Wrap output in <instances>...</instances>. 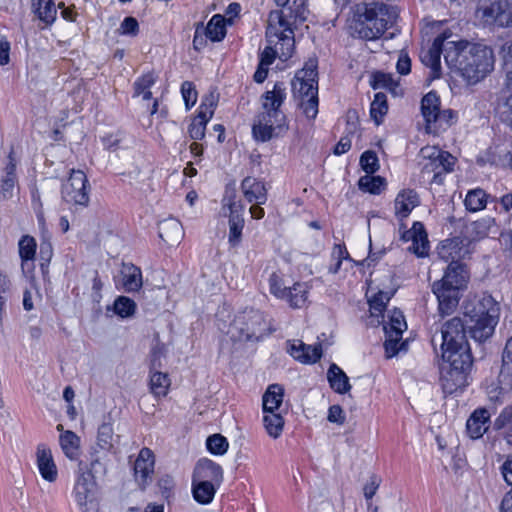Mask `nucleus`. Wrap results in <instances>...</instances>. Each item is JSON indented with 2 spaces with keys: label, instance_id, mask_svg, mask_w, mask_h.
Listing matches in <instances>:
<instances>
[{
  "label": "nucleus",
  "instance_id": "338daca9",
  "mask_svg": "<svg viewBox=\"0 0 512 512\" xmlns=\"http://www.w3.org/2000/svg\"><path fill=\"white\" fill-rule=\"evenodd\" d=\"M305 363H315L317 362L322 355V347L321 344L317 345H306L305 344Z\"/></svg>",
  "mask_w": 512,
  "mask_h": 512
},
{
  "label": "nucleus",
  "instance_id": "f8f14e48",
  "mask_svg": "<svg viewBox=\"0 0 512 512\" xmlns=\"http://www.w3.org/2000/svg\"><path fill=\"white\" fill-rule=\"evenodd\" d=\"M482 15L501 27H512V0H492L482 7Z\"/></svg>",
  "mask_w": 512,
  "mask_h": 512
},
{
  "label": "nucleus",
  "instance_id": "13d9d810",
  "mask_svg": "<svg viewBox=\"0 0 512 512\" xmlns=\"http://www.w3.org/2000/svg\"><path fill=\"white\" fill-rule=\"evenodd\" d=\"M224 207L228 206L230 214L229 216H235L242 217V211L244 209L243 205L240 201H236V191L234 189L232 190H226L225 196L223 198Z\"/></svg>",
  "mask_w": 512,
  "mask_h": 512
},
{
  "label": "nucleus",
  "instance_id": "bb28decb",
  "mask_svg": "<svg viewBox=\"0 0 512 512\" xmlns=\"http://www.w3.org/2000/svg\"><path fill=\"white\" fill-rule=\"evenodd\" d=\"M421 111L426 121V129L431 133L432 123L440 111V98L436 92L430 91L422 98Z\"/></svg>",
  "mask_w": 512,
  "mask_h": 512
},
{
  "label": "nucleus",
  "instance_id": "423d86ee",
  "mask_svg": "<svg viewBox=\"0 0 512 512\" xmlns=\"http://www.w3.org/2000/svg\"><path fill=\"white\" fill-rule=\"evenodd\" d=\"M440 383L444 393L453 394L468 385V376L473 366L471 353L442 352Z\"/></svg>",
  "mask_w": 512,
  "mask_h": 512
},
{
  "label": "nucleus",
  "instance_id": "4468645a",
  "mask_svg": "<svg viewBox=\"0 0 512 512\" xmlns=\"http://www.w3.org/2000/svg\"><path fill=\"white\" fill-rule=\"evenodd\" d=\"M155 457L151 449L142 448L134 463V475L139 486L144 489L151 481L154 472Z\"/></svg>",
  "mask_w": 512,
  "mask_h": 512
},
{
  "label": "nucleus",
  "instance_id": "4c0bfd02",
  "mask_svg": "<svg viewBox=\"0 0 512 512\" xmlns=\"http://www.w3.org/2000/svg\"><path fill=\"white\" fill-rule=\"evenodd\" d=\"M203 31L210 40L221 41L226 35L225 18L220 14L214 15Z\"/></svg>",
  "mask_w": 512,
  "mask_h": 512
},
{
  "label": "nucleus",
  "instance_id": "774afa93",
  "mask_svg": "<svg viewBox=\"0 0 512 512\" xmlns=\"http://www.w3.org/2000/svg\"><path fill=\"white\" fill-rule=\"evenodd\" d=\"M511 52H512V46L509 47V53H511ZM506 64L507 65L511 64V67L507 71V74H506L505 88H506L507 92L509 93V95L506 98L505 104L507 107H509V109L512 112V56H510V60L506 61Z\"/></svg>",
  "mask_w": 512,
  "mask_h": 512
},
{
  "label": "nucleus",
  "instance_id": "c03bdc74",
  "mask_svg": "<svg viewBox=\"0 0 512 512\" xmlns=\"http://www.w3.org/2000/svg\"><path fill=\"white\" fill-rule=\"evenodd\" d=\"M97 445L104 451H110L114 447V430L110 422H104L99 426Z\"/></svg>",
  "mask_w": 512,
  "mask_h": 512
},
{
  "label": "nucleus",
  "instance_id": "864d4df0",
  "mask_svg": "<svg viewBox=\"0 0 512 512\" xmlns=\"http://www.w3.org/2000/svg\"><path fill=\"white\" fill-rule=\"evenodd\" d=\"M207 449L216 455H223L226 453L229 444L227 439L221 434H213L206 440Z\"/></svg>",
  "mask_w": 512,
  "mask_h": 512
},
{
  "label": "nucleus",
  "instance_id": "69168bd1",
  "mask_svg": "<svg viewBox=\"0 0 512 512\" xmlns=\"http://www.w3.org/2000/svg\"><path fill=\"white\" fill-rule=\"evenodd\" d=\"M384 326H388V329H403L406 330L407 325L404 319V315L399 310H394L392 315L390 316V320L388 323H385Z\"/></svg>",
  "mask_w": 512,
  "mask_h": 512
},
{
  "label": "nucleus",
  "instance_id": "ea45409f",
  "mask_svg": "<svg viewBox=\"0 0 512 512\" xmlns=\"http://www.w3.org/2000/svg\"><path fill=\"white\" fill-rule=\"evenodd\" d=\"M263 424L269 436L278 438L284 427V419L280 413L264 412Z\"/></svg>",
  "mask_w": 512,
  "mask_h": 512
},
{
  "label": "nucleus",
  "instance_id": "9d476101",
  "mask_svg": "<svg viewBox=\"0 0 512 512\" xmlns=\"http://www.w3.org/2000/svg\"><path fill=\"white\" fill-rule=\"evenodd\" d=\"M88 188V179L84 172L72 170L68 181L62 187V197L67 203L86 207L89 203Z\"/></svg>",
  "mask_w": 512,
  "mask_h": 512
},
{
  "label": "nucleus",
  "instance_id": "37998d69",
  "mask_svg": "<svg viewBox=\"0 0 512 512\" xmlns=\"http://www.w3.org/2000/svg\"><path fill=\"white\" fill-rule=\"evenodd\" d=\"M488 195L483 189H474L467 193L464 200L466 209L471 212L482 210L486 207Z\"/></svg>",
  "mask_w": 512,
  "mask_h": 512
},
{
  "label": "nucleus",
  "instance_id": "0e129e2a",
  "mask_svg": "<svg viewBox=\"0 0 512 512\" xmlns=\"http://www.w3.org/2000/svg\"><path fill=\"white\" fill-rule=\"evenodd\" d=\"M382 482L381 477L373 474L370 476L369 481L365 484L363 491L364 497L366 500H371L373 496L376 494L380 484Z\"/></svg>",
  "mask_w": 512,
  "mask_h": 512
},
{
  "label": "nucleus",
  "instance_id": "c85d7f7f",
  "mask_svg": "<svg viewBox=\"0 0 512 512\" xmlns=\"http://www.w3.org/2000/svg\"><path fill=\"white\" fill-rule=\"evenodd\" d=\"M36 240L30 235H24L18 242L19 256L21 258V268L25 272L30 271L33 266V260L36 254Z\"/></svg>",
  "mask_w": 512,
  "mask_h": 512
},
{
  "label": "nucleus",
  "instance_id": "de8ad7c7",
  "mask_svg": "<svg viewBox=\"0 0 512 512\" xmlns=\"http://www.w3.org/2000/svg\"><path fill=\"white\" fill-rule=\"evenodd\" d=\"M494 225V219L487 217L472 222L468 227V232L473 239H481L489 234Z\"/></svg>",
  "mask_w": 512,
  "mask_h": 512
},
{
  "label": "nucleus",
  "instance_id": "f704fd0d",
  "mask_svg": "<svg viewBox=\"0 0 512 512\" xmlns=\"http://www.w3.org/2000/svg\"><path fill=\"white\" fill-rule=\"evenodd\" d=\"M284 388L279 384H272L263 395V412H275L282 404Z\"/></svg>",
  "mask_w": 512,
  "mask_h": 512
},
{
  "label": "nucleus",
  "instance_id": "dca6fc26",
  "mask_svg": "<svg viewBox=\"0 0 512 512\" xmlns=\"http://www.w3.org/2000/svg\"><path fill=\"white\" fill-rule=\"evenodd\" d=\"M213 107V100L209 101V103H201L198 114L188 127V134L191 139L201 140L204 138L206 125L214 113Z\"/></svg>",
  "mask_w": 512,
  "mask_h": 512
},
{
  "label": "nucleus",
  "instance_id": "6e6d98bb",
  "mask_svg": "<svg viewBox=\"0 0 512 512\" xmlns=\"http://www.w3.org/2000/svg\"><path fill=\"white\" fill-rule=\"evenodd\" d=\"M360 166L367 174H373L379 169V161L376 153L367 150L360 157Z\"/></svg>",
  "mask_w": 512,
  "mask_h": 512
},
{
  "label": "nucleus",
  "instance_id": "f03ea898",
  "mask_svg": "<svg viewBox=\"0 0 512 512\" xmlns=\"http://www.w3.org/2000/svg\"><path fill=\"white\" fill-rule=\"evenodd\" d=\"M444 59L470 85L479 83L494 70L493 50L480 43L465 40L448 42Z\"/></svg>",
  "mask_w": 512,
  "mask_h": 512
},
{
  "label": "nucleus",
  "instance_id": "bf43d9fd",
  "mask_svg": "<svg viewBox=\"0 0 512 512\" xmlns=\"http://www.w3.org/2000/svg\"><path fill=\"white\" fill-rule=\"evenodd\" d=\"M181 93L187 109H190L197 101V91L192 82L185 81L181 85Z\"/></svg>",
  "mask_w": 512,
  "mask_h": 512
},
{
  "label": "nucleus",
  "instance_id": "a19ab883",
  "mask_svg": "<svg viewBox=\"0 0 512 512\" xmlns=\"http://www.w3.org/2000/svg\"><path fill=\"white\" fill-rule=\"evenodd\" d=\"M292 308H301L307 300V287L302 283H295L293 287L287 288L286 297Z\"/></svg>",
  "mask_w": 512,
  "mask_h": 512
},
{
  "label": "nucleus",
  "instance_id": "09e8293b",
  "mask_svg": "<svg viewBox=\"0 0 512 512\" xmlns=\"http://www.w3.org/2000/svg\"><path fill=\"white\" fill-rule=\"evenodd\" d=\"M385 179L381 176H370V174L362 176L358 181V186L362 191L372 194H379L385 186Z\"/></svg>",
  "mask_w": 512,
  "mask_h": 512
},
{
  "label": "nucleus",
  "instance_id": "7ed1b4c3",
  "mask_svg": "<svg viewBox=\"0 0 512 512\" xmlns=\"http://www.w3.org/2000/svg\"><path fill=\"white\" fill-rule=\"evenodd\" d=\"M286 88L283 82H276L271 91L262 95L263 112L260 113L252 126L256 141L267 142L274 137L282 136L288 130L285 114L280 110L285 98Z\"/></svg>",
  "mask_w": 512,
  "mask_h": 512
},
{
  "label": "nucleus",
  "instance_id": "5701e85b",
  "mask_svg": "<svg viewBox=\"0 0 512 512\" xmlns=\"http://www.w3.org/2000/svg\"><path fill=\"white\" fill-rule=\"evenodd\" d=\"M159 237L168 245L178 243L184 236L182 224L175 218H169L159 223Z\"/></svg>",
  "mask_w": 512,
  "mask_h": 512
},
{
  "label": "nucleus",
  "instance_id": "f3484780",
  "mask_svg": "<svg viewBox=\"0 0 512 512\" xmlns=\"http://www.w3.org/2000/svg\"><path fill=\"white\" fill-rule=\"evenodd\" d=\"M512 387V337L508 338L501 355V367L496 389L507 391Z\"/></svg>",
  "mask_w": 512,
  "mask_h": 512
},
{
  "label": "nucleus",
  "instance_id": "a211bd4d",
  "mask_svg": "<svg viewBox=\"0 0 512 512\" xmlns=\"http://www.w3.org/2000/svg\"><path fill=\"white\" fill-rule=\"evenodd\" d=\"M447 39V35L445 33H442L438 35L431 47L421 56V60L424 65L427 67H430L434 76L439 77L440 71H441V54L444 51V42Z\"/></svg>",
  "mask_w": 512,
  "mask_h": 512
},
{
  "label": "nucleus",
  "instance_id": "58836bf2",
  "mask_svg": "<svg viewBox=\"0 0 512 512\" xmlns=\"http://www.w3.org/2000/svg\"><path fill=\"white\" fill-rule=\"evenodd\" d=\"M60 445L64 454L71 460H74L79 455V437L72 431H65L60 435Z\"/></svg>",
  "mask_w": 512,
  "mask_h": 512
},
{
  "label": "nucleus",
  "instance_id": "8fccbe9b",
  "mask_svg": "<svg viewBox=\"0 0 512 512\" xmlns=\"http://www.w3.org/2000/svg\"><path fill=\"white\" fill-rule=\"evenodd\" d=\"M391 299V294L383 291H379L377 294H375L371 300H369V307H370V313L371 316L379 317L383 316V312L386 308L387 303Z\"/></svg>",
  "mask_w": 512,
  "mask_h": 512
},
{
  "label": "nucleus",
  "instance_id": "680f3d73",
  "mask_svg": "<svg viewBox=\"0 0 512 512\" xmlns=\"http://www.w3.org/2000/svg\"><path fill=\"white\" fill-rule=\"evenodd\" d=\"M155 83V77L152 73H147L134 82V96H139L145 90H149Z\"/></svg>",
  "mask_w": 512,
  "mask_h": 512
},
{
  "label": "nucleus",
  "instance_id": "412c9836",
  "mask_svg": "<svg viewBox=\"0 0 512 512\" xmlns=\"http://www.w3.org/2000/svg\"><path fill=\"white\" fill-rule=\"evenodd\" d=\"M241 189L246 200L250 203L264 204L267 201V189L262 181L251 176L245 177L241 182Z\"/></svg>",
  "mask_w": 512,
  "mask_h": 512
},
{
  "label": "nucleus",
  "instance_id": "a878e982",
  "mask_svg": "<svg viewBox=\"0 0 512 512\" xmlns=\"http://www.w3.org/2000/svg\"><path fill=\"white\" fill-rule=\"evenodd\" d=\"M37 465L41 476L49 481L54 482L57 479V468L53 461L51 451L44 447L37 449Z\"/></svg>",
  "mask_w": 512,
  "mask_h": 512
},
{
  "label": "nucleus",
  "instance_id": "5fc2aeb1",
  "mask_svg": "<svg viewBox=\"0 0 512 512\" xmlns=\"http://www.w3.org/2000/svg\"><path fill=\"white\" fill-rule=\"evenodd\" d=\"M456 118L455 112L451 109L440 110L432 123V131L436 133L439 129H446L451 126Z\"/></svg>",
  "mask_w": 512,
  "mask_h": 512
},
{
  "label": "nucleus",
  "instance_id": "3c124183",
  "mask_svg": "<svg viewBox=\"0 0 512 512\" xmlns=\"http://www.w3.org/2000/svg\"><path fill=\"white\" fill-rule=\"evenodd\" d=\"M135 309V302L128 297L119 296L114 302V312L122 318L132 316Z\"/></svg>",
  "mask_w": 512,
  "mask_h": 512
},
{
  "label": "nucleus",
  "instance_id": "79ce46f5",
  "mask_svg": "<svg viewBox=\"0 0 512 512\" xmlns=\"http://www.w3.org/2000/svg\"><path fill=\"white\" fill-rule=\"evenodd\" d=\"M370 83L373 89L383 88L389 90L393 95L398 94L399 83L389 73L375 72Z\"/></svg>",
  "mask_w": 512,
  "mask_h": 512
},
{
  "label": "nucleus",
  "instance_id": "603ef678",
  "mask_svg": "<svg viewBox=\"0 0 512 512\" xmlns=\"http://www.w3.org/2000/svg\"><path fill=\"white\" fill-rule=\"evenodd\" d=\"M244 227L243 217L229 216V242L232 246L239 244Z\"/></svg>",
  "mask_w": 512,
  "mask_h": 512
},
{
  "label": "nucleus",
  "instance_id": "2f4dec72",
  "mask_svg": "<svg viewBox=\"0 0 512 512\" xmlns=\"http://www.w3.org/2000/svg\"><path fill=\"white\" fill-rule=\"evenodd\" d=\"M32 10L46 26L56 20L57 9L53 0H32Z\"/></svg>",
  "mask_w": 512,
  "mask_h": 512
},
{
  "label": "nucleus",
  "instance_id": "aec40b11",
  "mask_svg": "<svg viewBox=\"0 0 512 512\" xmlns=\"http://www.w3.org/2000/svg\"><path fill=\"white\" fill-rule=\"evenodd\" d=\"M468 332L476 342L484 343L490 339L499 321L481 320L479 318H468Z\"/></svg>",
  "mask_w": 512,
  "mask_h": 512
},
{
  "label": "nucleus",
  "instance_id": "052dcab7",
  "mask_svg": "<svg viewBox=\"0 0 512 512\" xmlns=\"http://www.w3.org/2000/svg\"><path fill=\"white\" fill-rule=\"evenodd\" d=\"M269 286L271 294L277 298L284 299L286 297L287 288L284 286L283 281L278 274H271L269 278Z\"/></svg>",
  "mask_w": 512,
  "mask_h": 512
},
{
  "label": "nucleus",
  "instance_id": "0eeeda50",
  "mask_svg": "<svg viewBox=\"0 0 512 512\" xmlns=\"http://www.w3.org/2000/svg\"><path fill=\"white\" fill-rule=\"evenodd\" d=\"M420 157L423 159L422 172L433 174L434 183H442L443 175L453 171L456 158L449 152L443 151L436 146H426L420 150Z\"/></svg>",
  "mask_w": 512,
  "mask_h": 512
},
{
  "label": "nucleus",
  "instance_id": "ddd939ff",
  "mask_svg": "<svg viewBox=\"0 0 512 512\" xmlns=\"http://www.w3.org/2000/svg\"><path fill=\"white\" fill-rule=\"evenodd\" d=\"M401 239L405 242H412L409 250L415 253L418 257H425L428 255L429 241L423 223L418 221L414 222L411 229L405 230L402 233Z\"/></svg>",
  "mask_w": 512,
  "mask_h": 512
},
{
  "label": "nucleus",
  "instance_id": "e433bc0d",
  "mask_svg": "<svg viewBox=\"0 0 512 512\" xmlns=\"http://www.w3.org/2000/svg\"><path fill=\"white\" fill-rule=\"evenodd\" d=\"M192 492L194 499L200 504L210 503L216 493L215 484L209 482L194 481L192 479Z\"/></svg>",
  "mask_w": 512,
  "mask_h": 512
},
{
  "label": "nucleus",
  "instance_id": "6e6552de",
  "mask_svg": "<svg viewBox=\"0 0 512 512\" xmlns=\"http://www.w3.org/2000/svg\"><path fill=\"white\" fill-rule=\"evenodd\" d=\"M234 325L239 330L241 337L246 341H259L274 331L270 322L266 320L265 315L254 309L244 311L237 317Z\"/></svg>",
  "mask_w": 512,
  "mask_h": 512
},
{
  "label": "nucleus",
  "instance_id": "1a4fd4ad",
  "mask_svg": "<svg viewBox=\"0 0 512 512\" xmlns=\"http://www.w3.org/2000/svg\"><path fill=\"white\" fill-rule=\"evenodd\" d=\"M442 352L471 353L466 337V325L460 317L447 320L441 327Z\"/></svg>",
  "mask_w": 512,
  "mask_h": 512
},
{
  "label": "nucleus",
  "instance_id": "4d7b16f0",
  "mask_svg": "<svg viewBox=\"0 0 512 512\" xmlns=\"http://www.w3.org/2000/svg\"><path fill=\"white\" fill-rule=\"evenodd\" d=\"M277 44L280 45V57L281 58H289L292 56L293 48H294V31L293 29H289L287 33H283V36L277 41Z\"/></svg>",
  "mask_w": 512,
  "mask_h": 512
},
{
  "label": "nucleus",
  "instance_id": "c9c22d12",
  "mask_svg": "<svg viewBox=\"0 0 512 512\" xmlns=\"http://www.w3.org/2000/svg\"><path fill=\"white\" fill-rule=\"evenodd\" d=\"M150 390L156 397L166 396L170 387V379L167 373H162L158 369H150Z\"/></svg>",
  "mask_w": 512,
  "mask_h": 512
},
{
  "label": "nucleus",
  "instance_id": "c756f323",
  "mask_svg": "<svg viewBox=\"0 0 512 512\" xmlns=\"http://www.w3.org/2000/svg\"><path fill=\"white\" fill-rule=\"evenodd\" d=\"M327 379L332 390L339 394L350 391L351 385L346 373L335 363H332L327 371Z\"/></svg>",
  "mask_w": 512,
  "mask_h": 512
},
{
  "label": "nucleus",
  "instance_id": "b1692460",
  "mask_svg": "<svg viewBox=\"0 0 512 512\" xmlns=\"http://www.w3.org/2000/svg\"><path fill=\"white\" fill-rule=\"evenodd\" d=\"M420 203L419 196L414 190H403L395 199V214L398 218L408 217L411 211Z\"/></svg>",
  "mask_w": 512,
  "mask_h": 512
},
{
  "label": "nucleus",
  "instance_id": "e2e57ef3",
  "mask_svg": "<svg viewBox=\"0 0 512 512\" xmlns=\"http://www.w3.org/2000/svg\"><path fill=\"white\" fill-rule=\"evenodd\" d=\"M119 30L123 35L136 36L139 32L138 21L134 17H126L122 21Z\"/></svg>",
  "mask_w": 512,
  "mask_h": 512
},
{
  "label": "nucleus",
  "instance_id": "4be33fe9",
  "mask_svg": "<svg viewBox=\"0 0 512 512\" xmlns=\"http://www.w3.org/2000/svg\"><path fill=\"white\" fill-rule=\"evenodd\" d=\"M12 154L13 153L10 152L8 156L9 162L6 164L3 170L4 175L0 179V198L2 200H8L13 197V191L18 182L16 175V162Z\"/></svg>",
  "mask_w": 512,
  "mask_h": 512
},
{
  "label": "nucleus",
  "instance_id": "473e14b6",
  "mask_svg": "<svg viewBox=\"0 0 512 512\" xmlns=\"http://www.w3.org/2000/svg\"><path fill=\"white\" fill-rule=\"evenodd\" d=\"M274 12L283 13L285 17H283L284 26L288 29H293L292 26L297 22H304L306 20L305 17V7L303 3H298L297 0L293 1L291 5H288L284 9L274 10Z\"/></svg>",
  "mask_w": 512,
  "mask_h": 512
},
{
  "label": "nucleus",
  "instance_id": "9b49d317",
  "mask_svg": "<svg viewBox=\"0 0 512 512\" xmlns=\"http://www.w3.org/2000/svg\"><path fill=\"white\" fill-rule=\"evenodd\" d=\"M464 314L468 318L499 321L500 304L491 295L484 294L481 298L470 301L465 306Z\"/></svg>",
  "mask_w": 512,
  "mask_h": 512
},
{
  "label": "nucleus",
  "instance_id": "a18cd8bd",
  "mask_svg": "<svg viewBox=\"0 0 512 512\" xmlns=\"http://www.w3.org/2000/svg\"><path fill=\"white\" fill-rule=\"evenodd\" d=\"M506 425H509V427L504 438L506 443L512 448V405L505 407L494 422L496 430H501Z\"/></svg>",
  "mask_w": 512,
  "mask_h": 512
},
{
  "label": "nucleus",
  "instance_id": "393cba45",
  "mask_svg": "<svg viewBox=\"0 0 512 512\" xmlns=\"http://www.w3.org/2000/svg\"><path fill=\"white\" fill-rule=\"evenodd\" d=\"M386 339L384 342L385 354L387 358H392L399 352H406L408 350V342L402 341L403 329L395 330L388 329V326H383Z\"/></svg>",
  "mask_w": 512,
  "mask_h": 512
},
{
  "label": "nucleus",
  "instance_id": "f257e3e1",
  "mask_svg": "<svg viewBox=\"0 0 512 512\" xmlns=\"http://www.w3.org/2000/svg\"><path fill=\"white\" fill-rule=\"evenodd\" d=\"M458 244L456 238L446 239L438 247V254L442 259H452L443 277L432 284V292L438 300V311L442 317L451 315L456 310L461 291L466 288L470 277L466 264L454 260L458 254L455 251Z\"/></svg>",
  "mask_w": 512,
  "mask_h": 512
},
{
  "label": "nucleus",
  "instance_id": "2eb2a0df",
  "mask_svg": "<svg viewBox=\"0 0 512 512\" xmlns=\"http://www.w3.org/2000/svg\"><path fill=\"white\" fill-rule=\"evenodd\" d=\"M222 479L223 470L219 464L207 458L198 460L193 471L194 481L209 482L219 485Z\"/></svg>",
  "mask_w": 512,
  "mask_h": 512
},
{
  "label": "nucleus",
  "instance_id": "7c9ffc66",
  "mask_svg": "<svg viewBox=\"0 0 512 512\" xmlns=\"http://www.w3.org/2000/svg\"><path fill=\"white\" fill-rule=\"evenodd\" d=\"M94 481L89 475L81 474L75 484V497L80 506H86L93 500Z\"/></svg>",
  "mask_w": 512,
  "mask_h": 512
},
{
  "label": "nucleus",
  "instance_id": "49530a36",
  "mask_svg": "<svg viewBox=\"0 0 512 512\" xmlns=\"http://www.w3.org/2000/svg\"><path fill=\"white\" fill-rule=\"evenodd\" d=\"M387 111L388 105L386 95L382 92L376 93L370 107L371 118L377 125H379Z\"/></svg>",
  "mask_w": 512,
  "mask_h": 512
},
{
  "label": "nucleus",
  "instance_id": "6ab92c4d",
  "mask_svg": "<svg viewBox=\"0 0 512 512\" xmlns=\"http://www.w3.org/2000/svg\"><path fill=\"white\" fill-rule=\"evenodd\" d=\"M490 413L485 408L476 409L468 418L466 430L470 438L479 439L489 428Z\"/></svg>",
  "mask_w": 512,
  "mask_h": 512
},
{
  "label": "nucleus",
  "instance_id": "20e7f679",
  "mask_svg": "<svg viewBox=\"0 0 512 512\" xmlns=\"http://www.w3.org/2000/svg\"><path fill=\"white\" fill-rule=\"evenodd\" d=\"M397 18L395 11L384 3L361 4L356 8L351 24L353 35L364 40L380 38Z\"/></svg>",
  "mask_w": 512,
  "mask_h": 512
},
{
  "label": "nucleus",
  "instance_id": "39448f33",
  "mask_svg": "<svg viewBox=\"0 0 512 512\" xmlns=\"http://www.w3.org/2000/svg\"><path fill=\"white\" fill-rule=\"evenodd\" d=\"M318 60L309 58L302 69L296 72L292 80V91L303 113L309 119L318 114Z\"/></svg>",
  "mask_w": 512,
  "mask_h": 512
},
{
  "label": "nucleus",
  "instance_id": "72a5a7b5",
  "mask_svg": "<svg viewBox=\"0 0 512 512\" xmlns=\"http://www.w3.org/2000/svg\"><path fill=\"white\" fill-rule=\"evenodd\" d=\"M123 287L127 292L138 291L142 287V273L133 264H124L122 270Z\"/></svg>",
  "mask_w": 512,
  "mask_h": 512
},
{
  "label": "nucleus",
  "instance_id": "cd10ccee",
  "mask_svg": "<svg viewBox=\"0 0 512 512\" xmlns=\"http://www.w3.org/2000/svg\"><path fill=\"white\" fill-rule=\"evenodd\" d=\"M285 17L283 13L271 11L268 16V25L266 28V40L270 45H277V41L288 32V28L284 26Z\"/></svg>",
  "mask_w": 512,
  "mask_h": 512
}]
</instances>
